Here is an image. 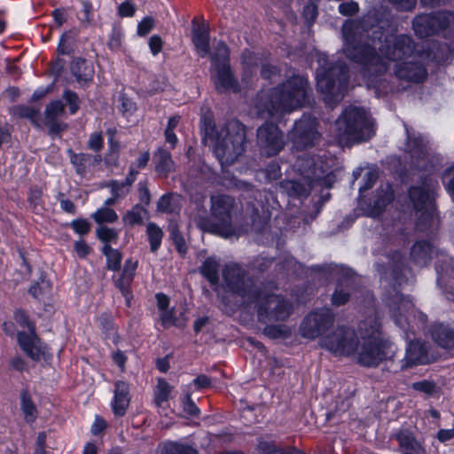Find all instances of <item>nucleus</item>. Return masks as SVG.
<instances>
[{"mask_svg": "<svg viewBox=\"0 0 454 454\" xmlns=\"http://www.w3.org/2000/svg\"><path fill=\"white\" fill-rule=\"evenodd\" d=\"M345 55L361 65L368 86L377 87L379 78L388 69V61L416 59L418 51L412 37L395 33L387 21L369 13L361 20H348L342 26Z\"/></svg>", "mask_w": 454, "mask_h": 454, "instance_id": "f257e3e1", "label": "nucleus"}, {"mask_svg": "<svg viewBox=\"0 0 454 454\" xmlns=\"http://www.w3.org/2000/svg\"><path fill=\"white\" fill-rule=\"evenodd\" d=\"M311 91L306 76L294 74L270 92L259 93L254 106L262 117H277L309 104Z\"/></svg>", "mask_w": 454, "mask_h": 454, "instance_id": "f03ea898", "label": "nucleus"}, {"mask_svg": "<svg viewBox=\"0 0 454 454\" xmlns=\"http://www.w3.org/2000/svg\"><path fill=\"white\" fill-rule=\"evenodd\" d=\"M403 267V256L399 251L384 255L380 262L375 263L381 284L386 289L383 300L389 307L397 325H403L402 312L412 306L411 301L404 298L398 289L404 281Z\"/></svg>", "mask_w": 454, "mask_h": 454, "instance_id": "7ed1b4c3", "label": "nucleus"}, {"mask_svg": "<svg viewBox=\"0 0 454 454\" xmlns=\"http://www.w3.org/2000/svg\"><path fill=\"white\" fill-rule=\"evenodd\" d=\"M211 219L205 208L199 209L192 218L196 226L202 231L209 232L228 239L236 235L232 224L233 215L238 212L235 199L226 194L211 196Z\"/></svg>", "mask_w": 454, "mask_h": 454, "instance_id": "20e7f679", "label": "nucleus"}, {"mask_svg": "<svg viewBox=\"0 0 454 454\" xmlns=\"http://www.w3.org/2000/svg\"><path fill=\"white\" fill-rule=\"evenodd\" d=\"M374 123L364 109L347 107L336 120L333 137L340 146H351L369 140L374 135Z\"/></svg>", "mask_w": 454, "mask_h": 454, "instance_id": "39448f33", "label": "nucleus"}, {"mask_svg": "<svg viewBox=\"0 0 454 454\" xmlns=\"http://www.w3.org/2000/svg\"><path fill=\"white\" fill-rule=\"evenodd\" d=\"M245 126L237 120H231L215 132L214 153L222 167L235 163L245 152Z\"/></svg>", "mask_w": 454, "mask_h": 454, "instance_id": "423d86ee", "label": "nucleus"}, {"mask_svg": "<svg viewBox=\"0 0 454 454\" xmlns=\"http://www.w3.org/2000/svg\"><path fill=\"white\" fill-rule=\"evenodd\" d=\"M348 82V68L344 61L321 65L317 70V88L326 104L340 102Z\"/></svg>", "mask_w": 454, "mask_h": 454, "instance_id": "0eeeda50", "label": "nucleus"}, {"mask_svg": "<svg viewBox=\"0 0 454 454\" xmlns=\"http://www.w3.org/2000/svg\"><path fill=\"white\" fill-rule=\"evenodd\" d=\"M223 278L227 290L240 297L244 306H249L258 299L262 283L257 285L240 265L226 264L223 270Z\"/></svg>", "mask_w": 454, "mask_h": 454, "instance_id": "6e6552de", "label": "nucleus"}, {"mask_svg": "<svg viewBox=\"0 0 454 454\" xmlns=\"http://www.w3.org/2000/svg\"><path fill=\"white\" fill-rule=\"evenodd\" d=\"M253 304L257 307V317L261 322L284 321L293 311V304L290 301L268 291L264 284L260 288L258 299Z\"/></svg>", "mask_w": 454, "mask_h": 454, "instance_id": "1a4fd4ad", "label": "nucleus"}, {"mask_svg": "<svg viewBox=\"0 0 454 454\" xmlns=\"http://www.w3.org/2000/svg\"><path fill=\"white\" fill-rule=\"evenodd\" d=\"M359 344V338L354 328L338 326L319 340V346L336 356L355 355Z\"/></svg>", "mask_w": 454, "mask_h": 454, "instance_id": "9d476101", "label": "nucleus"}, {"mask_svg": "<svg viewBox=\"0 0 454 454\" xmlns=\"http://www.w3.org/2000/svg\"><path fill=\"white\" fill-rule=\"evenodd\" d=\"M294 169L302 178L328 188L334 182V176L329 171L324 161L319 157H315L308 153L297 156L294 163Z\"/></svg>", "mask_w": 454, "mask_h": 454, "instance_id": "9b49d317", "label": "nucleus"}, {"mask_svg": "<svg viewBox=\"0 0 454 454\" xmlns=\"http://www.w3.org/2000/svg\"><path fill=\"white\" fill-rule=\"evenodd\" d=\"M356 356L357 363L364 367H377L384 361H395V351L388 340L362 341L358 344Z\"/></svg>", "mask_w": 454, "mask_h": 454, "instance_id": "f8f14e48", "label": "nucleus"}, {"mask_svg": "<svg viewBox=\"0 0 454 454\" xmlns=\"http://www.w3.org/2000/svg\"><path fill=\"white\" fill-rule=\"evenodd\" d=\"M14 319L20 327H27L29 333H18V342L22 350L33 360L38 361L43 355V347L35 333V324L31 322L23 309H18L14 313Z\"/></svg>", "mask_w": 454, "mask_h": 454, "instance_id": "ddd939ff", "label": "nucleus"}, {"mask_svg": "<svg viewBox=\"0 0 454 454\" xmlns=\"http://www.w3.org/2000/svg\"><path fill=\"white\" fill-rule=\"evenodd\" d=\"M318 122L315 117L302 115L294 122L290 138L297 150L313 147L320 139L321 135L317 129Z\"/></svg>", "mask_w": 454, "mask_h": 454, "instance_id": "4468645a", "label": "nucleus"}, {"mask_svg": "<svg viewBox=\"0 0 454 454\" xmlns=\"http://www.w3.org/2000/svg\"><path fill=\"white\" fill-rule=\"evenodd\" d=\"M334 323V314L330 309H320L309 313L302 320L300 332L302 337L316 339L326 334Z\"/></svg>", "mask_w": 454, "mask_h": 454, "instance_id": "2eb2a0df", "label": "nucleus"}, {"mask_svg": "<svg viewBox=\"0 0 454 454\" xmlns=\"http://www.w3.org/2000/svg\"><path fill=\"white\" fill-rule=\"evenodd\" d=\"M256 144L262 154L275 156L285 147L284 133L276 124L264 122L257 129Z\"/></svg>", "mask_w": 454, "mask_h": 454, "instance_id": "dca6fc26", "label": "nucleus"}, {"mask_svg": "<svg viewBox=\"0 0 454 454\" xmlns=\"http://www.w3.org/2000/svg\"><path fill=\"white\" fill-rule=\"evenodd\" d=\"M369 306L364 311L365 317L362 319L357 326V336L359 335L362 341L387 340L383 336L380 317L374 305V298L370 296Z\"/></svg>", "mask_w": 454, "mask_h": 454, "instance_id": "f3484780", "label": "nucleus"}, {"mask_svg": "<svg viewBox=\"0 0 454 454\" xmlns=\"http://www.w3.org/2000/svg\"><path fill=\"white\" fill-rule=\"evenodd\" d=\"M424 53L419 51L416 59L410 58L411 60L406 59L396 64L394 68L395 75L407 82L416 83L423 82L427 76V68L422 61Z\"/></svg>", "mask_w": 454, "mask_h": 454, "instance_id": "a211bd4d", "label": "nucleus"}, {"mask_svg": "<svg viewBox=\"0 0 454 454\" xmlns=\"http://www.w3.org/2000/svg\"><path fill=\"white\" fill-rule=\"evenodd\" d=\"M409 196L413 203L415 209L418 212H421L417 223L416 227L419 231H425L433 219L432 209L427 208L429 202L428 192L420 186H412L409 190Z\"/></svg>", "mask_w": 454, "mask_h": 454, "instance_id": "6ab92c4d", "label": "nucleus"}, {"mask_svg": "<svg viewBox=\"0 0 454 454\" xmlns=\"http://www.w3.org/2000/svg\"><path fill=\"white\" fill-rule=\"evenodd\" d=\"M211 80L218 93L233 92L241 90L238 78L235 76L231 65L221 64L215 68H211Z\"/></svg>", "mask_w": 454, "mask_h": 454, "instance_id": "aec40b11", "label": "nucleus"}, {"mask_svg": "<svg viewBox=\"0 0 454 454\" xmlns=\"http://www.w3.org/2000/svg\"><path fill=\"white\" fill-rule=\"evenodd\" d=\"M355 287L356 278L352 274H345L336 284L331 299L333 305L339 307L346 304L349 301L350 294L355 290Z\"/></svg>", "mask_w": 454, "mask_h": 454, "instance_id": "412c9836", "label": "nucleus"}, {"mask_svg": "<svg viewBox=\"0 0 454 454\" xmlns=\"http://www.w3.org/2000/svg\"><path fill=\"white\" fill-rule=\"evenodd\" d=\"M425 355L426 350L419 341H411L406 348L405 356L400 359L398 364L392 368V370L394 372L403 371L418 364H422Z\"/></svg>", "mask_w": 454, "mask_h": 454, "instance_id": "4be33fe9", "label": "nucleus"}, {"mask_svg": "<svg viewBox=\"0 0 454 454\" xmlns=\"http://www.w3.org/2000/svg\"><path fill=\"white\" fill-rule=\"evenodd\" d=\"M316 184L311 181L302 178L298 176L293 179H285L280 182V187L282 190L294 198H306L309 195L313 186Z\"/></svg>", "mask_w": 454, "mask_h": 454, "instance_id": "5701e85b", "label": "nucleus"}, {"mask_svg": "<svg viewBox=\"0 0 454 454\" xmlns=\"http://www.w3.org/2000/svg\"><path fill=\"white\" fill-rule=\"evenodd\" d=\"M436 35L454 39V12L440 10L432 12Z\"/></svg>", "mask_w": 454, "mask_h": 454, "instance_id": "b1692460", "label": "nucleus"}, {"mask_svg": "<svg viewBox=\"0 0 454 454\" xmlns=\"http://www.w3.org/2000/svg\"><path fill=\"white\" fill-rule=\"evenodd\" d=\"M67 153L70 158L71 164L75 168L76 174L81 176L86 175L89 167L98 165L102 161V157L99 154L76 153L72 149H68Z\"/></svg>", "mask_w": 454, "mask_h": 454, "instance_id": "393cba45", "label": "nucleus"}, {"mask_svg": "<svg viewBox=\"0 0 454 454\" xmlns=\"http://www.w3.org/2000/svg\"><path fill=\"white\" fill-rule=\"evenodd\" d=\"M129 386L123 380H117L114 384V396L112 407L116 416H123L129 405Z\"/></svg>", "mask_w": 454, "mask_h": 454, "instance_id": "a878e982", "label": "nucleus"}, {"mask_svg": "<svg viewBox=\"0 0 454 454\" xmlns=\"http://www.w3.org/2000/svg\"><path fill=\"white\" fill-rule=\"evenodd\" d=\"M408 147L412 159L415 160L413 164L421 169H427V164L425 162L428 160L430 153L426 141L422 137L411 138L408 137Z\"/></svg>", "mask_w": 454, "mask_h": 454, "instance_id": "bb28decb", "label": "nucleus"}, {"mask_svg": "<svg viewBox=\"0 0 454 454\" xmlns=\"http://www.w3.org/2000/svg\"><path fill=\"white\" fill-rule=\"evenodd\" d=\"M395 440L403 454H427L425 449L417 441L413 433L409 430H400L395 434Z\"/></svg>", "mask_w": 454, "mask_h": 454, "instance_id": "cd10ccee", "label": "nucleus"}, {"mask_svg": "<svg viewBox=\"0 0 454 454\" xmlns=\"http://www.w3.org/2000/svg\"><path fill=\"white\" fill-rule=\"evenodd\" d=\"M435 23L432 15L429 13H421L416 15L412 20V28L417 36L420 38H427L431 35H436Z\"/></svg>", "mask_w": 454, "mask_h": 454, "instance_id": "c85d7f7f", "label": "nucleus"}, {"mask_svg": "<svg viewBox=\"0 0 454 454\" xmlns=\"http://www.w3.org/2000/svg\"><path fill=\"white\" fill-rule=\"evenodd\" d=\"M431 336L440 347L454 349V329L443 324H436L431 328Z\"/></svg>", "mask_w": 454, "mask_h": 454, "instance_id": "c756f323", "label": "nucleus"}, {"mask_svg": "<svg viewBox=\"0 0 454 454\" xmlns=\"http://www.w3.org/2000/svg\"><path fill=\"white\" fill-rule=\"evenodd\" d=\"M192 41L200 57L204 58L209 54V32L205 24H197L193 27Z\"/></svg>", "mask_w": 454, "mask_h": 454, "instance_id": "7c9ffc66", "label": "nucleus"}, {"mask_svg": "<svg viewBox=\"0 0 454 454\" xmlns=\"http://www.w3.org/2000/svg\"><path fill=\"white\" fill-rule=\"evenodd\" d=\"M137 174L138 171L131 167L124 181L119 182L117 180H111L107 182L104 187L109 188L112 195L115 198H124L129 192L130 187L134 184Z\"/></svg>", "mask_w": 454, "mask_h": 454, "instance_id": "2f4dec72", "label": "nucleus"}, {"mask_svg": "<svg viewBox=\"0 0 454 454\" xmlns=\"http://www.w3.org/2000/svg\"><path fill=\"white\" fill-rule=\"evenodd\" d=\"M70 69L79 83L86 84L92 80L93 67L84 59H74L71 62Z\"/></svg>", "mask_w": 454, "mask_h": 454, "instance_id": "473e14b6", "label": "nucleus"}, {"mask_svg": "<svg viewBox=\"0 0 454 454\" xmlns=\"http://www.w3.org/2000/svg\"><path fill=\"white\" fill-rule=\"evenodd\" d=\"M153 160L155 161V170L158 173L168 175L175 170V162L171 153L164 148H158L153 154Z\"/></svg>", "mask_w": 454, "mask_h": 454, "instance_id": "72a5a7b5", "label": "nucleus"}, {"mask_svg": "<svg viewBox=\"0 0 454 454\" xmlns=\"http://www.w3.org/2000/svg\"><path fill=\"white\" fill-rule=\"evenodd\" d=\"M181 195L168 192L162 195L157 202V210L161 213H177L181 208Z\"/></svg>", "mask_w": 454, "mask_h": 454, "instance_id": "f704fd0d", "label": "nucleus"}, {"mask_svg": "<svg viewBox=\"0 0 454 454\" xmlns=\"http://www.w3.org/2000/svg\"><path fill=\"white\" fill-rule=\"evenodd\" d=\"M241 59L243 65L241 81L246 86H248L256 73L255 55L247 50L242 53Z\"/></svg>", "mask_w": 454, "mask_h": 454, "instance_id": "c9c22d12", "label": "nucleus"}, {"mask_svg": "<svg viewBox=\"0 0 454 454\" xmlns=\"http://www.w3.org/2000/svg\"><path fill=\"white\" fill-rule=\"evenodd\" d=\"M431 245L427 241H418L411 247V257L416 264L424 266L431 259Z\"/></svg>", "mask_w": 454, "mask_h": 454, "instance_id": "e433bc0d", "label": "nucleus"}, {"mask_svg": "<svg viewBox=\"0 0 454 454\" xmlns=\"http://www.w3.org/2000/svg\"><path fill=\"white\" fill-rule=\"evenodd\" d=\"M219 268L220 265L215 258L207 257L199 268V271L211 285H217Z\"/></svg>", "mask_w": 454, "mask_h": 454, "instance_id": "4c0bfd02", "label": "nucleus"}, {"mask_svg": "<svg viewBox=\"0 0 454 454\" xmlns=\"http://www.w3.org/2000/svg\"><path fill=\"white\" fill-rule=\"evenodd\" d=\"M394 199V192L389 184L380 185L376 191L375 199L373 201V208L378 213L381 212L387 205H388Z\"/></svg>", "mask_w": 454, "mask_h": 454, "instance_id": "58836bf2", "label": "nucleus"}, {"mask_svg": "<svg viewBox=\"0 0 454 454\" xmlns=\"http://www.w3.org/2000/svg\"><path fill=\"white\" fill-rule=\"evenodd\" d=\"M256 450L257 454H304L296 448L283 449L266 441L259 442Z\"/></svg>", "mask_w": 454, "mask_h": 454, "instance_id": "ea45409f", "label": "nucleus"}, {"mask_svg": "<svg viewBox=\"0 0 454 454\" xmlns=\"http://www.w3.org/2000/svg\"><path fill=\"white\" fill-rule=\"evenodd\" d=\"M210 59L212 61V68H215L216 66L221 64H230V50L226 43L223 41L217 43L215 47V51L210 54Z\"/></svg>", "mask_w": 454, "mask_h": 454, "instance_id": "a19ab883", "label": "nucleus"}, {"mask_svg": "<svg viewBox=\"0 0 454 454\" xmlns=\"http://www.w3.org/2000/svg\"><path fill=\"white\" fill-rule=\"evenodd\" d=\"M147 214V210L145 207L140 204H136L130 210L127 211V213L123 215L122 221L124 223L134 226V225H141L144 223V215Z\"/></svg>", "mask_w": 454, "mask_h": 454, "instance_id": "79ce46f5", "label": "nucleus"}, {"mask_svg": "<svg viewBox=\"0 0 454 454\" xmlns=\"http://www.w3.org/2000/svg\"><path fill=\"white\" fill-rule=\"evenodd\" d=\"M20 406L27 421L32 422L36 419V407L31 399L29 392L26 389L20 393Z\"/></svg>", "mask_w": 454, "mask_h": 454, "instance_id": "37998d69", "label": "nucleus"}, {"mask_svg": "<svg viewBox=\"0 0 454 454\" xmlns=\"http://www.w3.org/2000/svg\"><path fill=\"white\" fill-rule=\"evenodd\" d=\"M146 233L150 243V250L155 253L160 247L163 231L157 224L150 223L146 227Z\"/></svg>", "mask_w": 454, "mask_h": 454, "instance_id": "c03bdc74", "label": "nucleus"}, {"mask_svg": "<svg viewBox=\"0 0 454 454\" xmlns=\"http://www.w3.org/2000/svg\"><path fill=\"white\" fill-rule=\"evenodd\" d=\"M168 231L170 239L173 241L177 252L180 254L184 255L187 252V245L178 229L177 223L175 222L169 223Z\"/></svg>", "mask_w": 454, "mask_h": 454, "instance_id": "a18cd8bd", "label": "nucleus"}, {"mask_svg": "<svg viewBox=\"0 0 454 454\" xmlns=\"http://www.w3.org/2000/svg\"><path fill=\"white\" fill-rule=\"evenodd\" d=\"M136 270V264H132L130 270L128 268V264L123 269L121 275L115 281V286L121 290V292L127 296L129 294V287L133 280L134 272Z\"/></svg>", "mask_w": 454, "mask_h": 454, "instance_id": "49530a36", "label": "nucleus"}, {"mask_svg": "<svg viewBox=\"0 0 454 454\" xmlns=\"http://www.w3.org/2000/svg\"><path fill=\"white\" fill-rule=\"evenodd\" d=\"M102 252L106 257L107 268L112 270H118L121 268L122 257L120 251L106 244L103 247Z\"/></svg>", "mask_w": 454, "mask_h": 454, "instance_id": "de8ad7c7", "label": "nucleus"}, {"mask_svg": "<svg viewBox=\"0 0 454 454\" xmlns=\"http://www.w3.org/2000/svg\"><path fill=\"white\" fill-rule=\"evenodd\" d=\"M172 387L164 379H159L158 384L154 392V402L157 406L167 402L169 398Z\"/></svg>", "mask_w": 454, "mask_h": 454, "instance_id": "09e8293b", "label": "nucleus"}, {"mask_svg": "<svg viewBox=\"0 0 454 454\" xmlns=\"http://www.w3.org/2000/svg\"><path fill=\"white\" fill-rule=\"evenodd\" d=\"M92 218L96 223L102 224L104 223H113L118 220L116 212L107 207L98 209L93 215Z\"/></svg>", "mask_w": 454, "mask_h": 454, "instance_id": "8fccbe9b", "label": "nucleus"}, {"mask_svg": "<svg viewBox=\"0 0 454 454\" xmlns=\"http://www.w3.org/2000/svg\"><path fill=\"white\" fill-rule=\"evenodd\" d=\"M11 114L19 118H27L35 121L39 115V109L27 106L19 105L11 109Z\"/></svg>", "mask_w": 454, "mask_h": 454, "instance_id": "3c124183", "label": "nucleus"}, {"mask_svg": "<svg viewBox=\"0 0 454 454\" xmlns=\"http://www.w3.org/2000/svg\"><path fill=\"white\" fill-rule=\"evenodd\" d=\"M161 454H197V450L188 445L168 442L164 445Z\"/></svg>", "mask_w": 454, "mask_h": 454, "instance_id": "603ef678", "label": "nucleus"}, {"mask_svg": "<svg viewBox=\"0 0 454 454\" xmlns=\"http://www.w3.org/2000/svg\"><path fill=\"white\" fill-rule=\"evenodd\" d=\"M64 113V104L60 100L52 101L49 105H47L45 108V121L57 120L59 117L62 116Z\"/></svg>", "mask_w": 454, "mask_h": 454, "instance_id": "864d4df0", "label": "nucleus"}, {"mask_svg": "<svg viewBox=\"0 0 454 454\" xmlns=\"http://www.w3.org/2000/svg\"><path fill=\"white\" fill-rule=\"evenodd\" d=\"M263 333L270 339H278L287 337L290 330L284 325H270L264 327Z\"/></svg>", "mask_w": 454, "mask_h": 454, "instance_id": "5fc2aeb1", "label": "nucleus"}, {"mask_svg": "<svg viewBox=\"0 0 454 454\" xmlns=\"http://www.w3.org/2000/svg\"><path fill=\"white\" fill-rule=\"evenodd\" d=\"M50 287V283L43 278H41L40 281L31 286L28 293L34 298L40 300L49 294Z\"/></svg>", "mask_w": 454, "mask_h": 454, "instance_id": "6e6d98bb", "label": "nucleus"}, {"mask_svg": "<svg viewBox=\"0 0 454 454\" xmlns=\"http://www.w3.org/2000/svg\"><path fill=\"white\" fill-rule=\"evenodd\" d=\"M115 132H116L115 129H107V133L110 135V137H109L110 150L105 158V161L106 164L116 165V162H117L118 145L114 142V136Z\"/></svg>", "mask_w": 454, "mask_h": 454, "instance_id": "4d7b16f0", "label": "nucleus"}, {"mask_svg": "<svg viewBox=\"0 0 454 454\" xmlns=\"http://www.w3.org/2000/svg\"><path fill=\"white\" fill-rule=\"evenodd\" d=\"M96 235L98 239L106 243V245L118 239V232L114 229L106 226L98 227L96 231Z\"/></svg>", "mask_w": 454, "mask_h": 454, "instance_id": "13d9d810", "label": "nucleus"}, {"mask_svg": "<svg viewBox=\"0 0 454 454\" xmlns=\"http://www.w3.org/2000/svg\"><path fill=\"white\" fill-rule=\"evenodd\" d=\"M119 101L121 103L119 110L124 117L129 119L137 110L136 104L124 95L119 97Z\"/></svg>", "mask_w": 454, "mask_h": 454, "instance_id": "bf43d9fd", "label": "nucleus"}, {"mask_svg": "<svg viewBox=\"0 0 454 454\" xmlns=\"http://www.w3.org/2000/svg\"><path fill=\"white\" fill-rule=\"evenodd\" d=\"M71 228L79 235H87L91 230L90 223L86 219H75L70 223Z\"/></svg>", "mask_w": 454, "mask_h": 454, "instance_id": "052dcab7", "label": "nucleus"}, {"mask_svg": "<svg viewBox=\"0 0 454 454\" xmlns=\"http://www.w3.org/2000/svg\"><path fill=\"white\" fill-rule=\"evenodd\" d=\"M87 146L90 150L98 153L104 146V137L102 132H94L90 136Z\"/></svg>", "mask_w": 454, "mask_h": 454, "instance_id": "680f3d73", "label": "nucleus"}, {"mask_svg": "<svg viewBox=\"0 0 454 454\" xmlns=\"http://www.w3.org/2000/svg\"><path fill=\"white\" fill-rule=\"evenodd\" d=\"M412 387L414 390L425 393L427 395H433L436 392L437 387L436 384L433 381L428 380H421L417 381L412 384Z\"/></svg>", "mask_w": 454, "mask_h": 454, "instance_id": "e2e57ef3", "label": "nucleus"}, {"mask_svg": "<svg viewBox=\"0 0 454 454\" xmlns=\"http://www.w3.org/2000/svg\"><path fill=\"white\" fill-rule=\"evenodd\" d=\"M63 98L69 105V110L72 114H75L79 109V98L75 92L69 90H65Z\"/></svg>", "mask_w": 454, "mask_h": 454, "instance_id": "0e129e2a", "label": "nucleus"}, {"mask_svg": "<svg viewBox=\"0 0 454 454\" xmlns=\"http://www.w3.org/2000/svg\"><path fill=\"white\" fill-rule=\"evenodd\" d=\"M137 192L140 202L145 207L149 206L151 203V193L147 187L146 181H141L138 183Z\"/></svg>", "mask_w": 454, "mask_h": 454, "instance_id": "69168bd1", "label": "nucleus"}, {"mask_svg": "<svg viewBox=\"0 0 454 454\" xmlns=\"http://www.w3.org/2000/svg\"><path fill=\"white\" fill-rule=\"evenodd\" d=\"M155 21L152 17L144 18L137 26V34L145 36L154 27Z\"/></svg>", "mask_w": 454, "mask_h": 454, "instance_id": "338daca9", "label": "nucleus"}, {"mask_svg": "<svg viewBox=\"0 0 454 454\" xmlns=\"http://www.w3.org/2000/svg\"><path fill=\"white\" fill-rule=\"evenodd\" d=\"M317 13V6L315 4L309 3L304 6L303 17L309 26H311L314 23Z\"/></svg>", "mask_w": 454, "mask_h": 454, "instance_id": "774afa93", "label": "nucleus"}]
</instances>
